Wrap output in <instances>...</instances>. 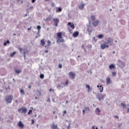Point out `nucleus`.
<instances>
[{"label":"nucleus","instance_id":"obj_1","mask_svg":"<svg viewBox=\"0 0 129 129\" xmlns=\"http://www.w3.org/2000/svg\"><path fill=\"white\" fill-rule=\"evenodd\" d=\"M13 98H14V97L11 95L6 96L5 99L7 102V104H9V103H12Z\"/></svg>","mask_w":129,"mask_h":129},{"label":"nucleus","instance_id":"obj_2","mask_svg":"<svg viewBox=\"0 0 129 129\" xmlns=\"http://www.w3.org/2000/svg\"><path fill=\"white\" fill-rule=\"evenodd\" d=\"M106 96V94H98L96 95V97L98 99L99 101H101V100H104V98Z\"/></svg>","mask_w":129,"mask_h":129},{"label":"nucleus","instance_id":"obj_3","mask_svg":"<svg viewBox=\"0 0 129 129\" xmlns=\"http://www.w3.org/2000/svg\"><path fill=\"white\" fill-rule=\"evenodd\" d=\"M68 84H69V81L68 80L66 81V83H61L60 85H57L56 87L58 89H60V88H63V87H64V86H68Z\"/></svg>","mask_w":129,"mask_h":129},{"label":"nucleus","instance_id":"obj_4","mask_svg":"<svg viewBox=\"0 0 129 129\" xmlns=\"http://www.w3.org/2000/svg\"><path fill=\"white\" fill-rule=\"evenodd\" d=\"M18 111L19 112H21V113H26L27 112V108L22 107L20 109H19Z\"/></svg>","mask_w":129,"mask_h":129},{"label":"nucleus","instance_id":"obj_5","mask_svg":"<svg viewBox=\"0 0 129 129\" xmlns=\"http://www.w3.org/2000/svg\"><path fill=\"white\" fill-rule=\"evenodd\" d=\"M53 21L54 22V25L55 26V27H58V24H59V19L58 18H54L53 19Z\"/></svg>","mask_w":129,"mask_h":129},{"label":"nucleus","instance_id":"obj_6","mask_svg":"<svg viewBox=\"0 0 129 129\" xmlns=\"http://www.w3.org/2000/svg\"><path fill=\"white\" fill-rule=\"evenodd\" d=\"M106 43H104L102 45H101L100 46V48L101 49H102V50H104V49H105V48H108V47H109V46H108V45H106Z\"/></svg>","mask_w":129,"mask_h":129},{"label":"nucleus","instance_id":"obj_7","mask_svg":"<svg viewBox=\"0 0 129 129\" xmlns=\"http://www.w3.org/2000/svg\"><path fill=\"white\" fill-rule=\"evenodd\" d=\"M69 74L71 79H73V80L75 79V76H76L75 73L71 72Z\"/></svg>","mask_w":129,"mask_h":129},{"label":"nucleus","instance_id":"obj_8","mask_svg":"<svg viewBox=\"0 0 129 129\" xmlns=\"http://www.w3.org/2000/svg\"><path fill=\"white\" fill-rule=\"evenodd\" d=\"M100 23L99 20H97L96 21H95L93 23H92V24L93 26L96 27H97V26H98V23Z\"/></svg>","mask_w":129,"mask_h":129},{"label":"nucleus","instance_id":"obj_9","mask_svg":"<svg viewBox=\"0 0 129 129\" xmlns=\"http://www.w3.org/2000/svg\"><path fill=\"white\" fill-rule=\"evenodd\" d=\"M87 31L89 33H92V26L91 25H89L87 28Z\"/></svg>","mask_w":129,"mask_h":129},{"label":"nucleus","instance_id":"obj_10","mask_svg":"<svg viewBox=\"0 0 129 129\" xmlns=\"http://www.w3.org/2000/svg\"><path fill=\"white\" fill-rule=\"evenodd\" d=\"M112 42H113V39L110 37H109L107 40V42H105V44H110V43H112Z\"/></svg>","mask_w":129,"mask_h":129},{"label":"nucleus","instance_id":"obj_11","mask_svg":"<svg viewBox=\"0 0 129 129\" xmlns=\"http://www.w3.org/2000/svg\"><path fill=\"white\" fill-rule=\"evenodd\" d=\"M68 26H70L73 30H74L75 29V26L74 25V24L71 22H69L68 23Z\"/></svg>","mask_w":129,"mask_h":129},{"label":"nucleus","instance_id":"obj_12","mask_svg":"<svg viewBox=\"0 0 129 129\" xmlns=\"http://www.w3.org/2000/svg\"><path fill=\"white\" fill-rule=\"evenodd\" d=\"M79 35V32L76 31L73 33V36L74 38H77V37H78Z\"/></svg>","mask_w":129,"mask_h":129},{"label":"nucleus","instance_id":"obj_13","mask_svg":"<svg viewBox=\"0 0 129 129\" xmlns=\"http://www.w3.org/2000/svg\"><path fill=\"white\" fill-rule=\"evenodd\" d=\"M111 80H110V78L107 77L106 79V85H108L111 82Z\"/></svg>","mask_w":129,"mask_h":129},{"label":"nucleus","instance_id":"obj_14","mask_svg":"<svg viewBox=\"0 0 129 129\" xmlns=\"http://www.w3.org/2000/svg\"><path fill=\"white\" fill-rule=\"evenodd\" d=\"M57 37L58 39H63V37H62V32L57 33Z\"/></svg>","mask_w":129,"mask_h":129},{"label":"nucleus","instance_id":"obj_15","mask_svg":"<svg viewBox=\"0 0 129 129\" xmlns=\"http://www.w3.org/2000/svg\"><path fill=\"white\" fill-rule=\"evenodd\" d=\"M18 126H19V127H20L21 128H23L24 127V125L22 121H20L19 122Z\"/></svg>","mask_w":129,"mask_h":129},{"label":"nucleus","instance_id":"obj_16","mask_svg":"<svg viewBox=\"0 0 129 129\" xmlns=\"http://www.w3.org/2000/svg\"><path fill=\"white\" fill-rule=\"evenodd\" d=\"M64 39L62 38H58L56 41V43H64Z\"/></svg>","mask_w":129,"mask_h":129},{"label":"nucleus","instance_id":"obj_17","mask_svg":"<svg viewBox=\"0 0 129 129\" xmlns=\"http://www.w3.org/2000/svg\"><path fill=\"white\" fill-rule=\"evenodd\" d=\"M14 72H15L16 74H20V73H22V70H19L17 69V68H15L14 69Z\"/></svg>","mask_w":129,"mask_h":129},{"label":"nucleus","instance_id":"obj_18","mask_svg":"<svg viewBox=\"0 0 129 129\" xmlns=\"http://www.w3.org/2000/svg\"><path fill=\"white\" fill-rule=\"evenodd\" d=\"M46 42H45V41H44V39H41L40 41V45L41 46H45V44Z\"/></svg>","mask_w":129,"mask_h":129},{"label":"nucleus","instance_id":"obj_19","mask_svg":"<svg viewBox=\"0 0 129 129\" xmlns=\"http://www.w3.org/2000/svg\"><path fill=\"white\" fill-rule=\"evenodd\" d=\"M84 6H85V4H82L81 5L79 6V9L80 10H83V9H84Z\"/></svg>","mask_w":129,"mask_h":129},{"label":"nucleus","instance_id":"obj_20","mask_svg":"<svg viewBox=\"0 0 129 129\" xmlns=\"http://www.w3.org/2000/svg\"><path fill=\"white\" fill-rule=\"evenodd\" d=\"M86 87L88 89V92H89V90H92V88H91L89 85H86Z\"/></svg>","mask_w":129,"mask_h":129},{"label":"nucleus","instance_id":"obj_21","mask_svg":"<svg viewBox=\"0 0 129 129\" xmlns=\"http://www.w3.org/2000/svg\"><path fill=\"white\" fill-rule=\"evenodd\" d=\"M109 69H110V70L113 69L115 68V66H114V64H111L109 66Z\"/></svg>","mask_w":129,"mask_h":129},{"label":"nucleus","instance_id":"obj_22","mask_svg":"<svg viewBox=\"0 0 129 129\" xmlns=\"http://www.w3.org/2000/svg\"><path fill=\"white\" fill-rule=\"evenodd\" d=\"M84 110L86 111H90V109L89 108V106H85L84 108Z\"/></svg>","mask_w":129,"mask_h":129},{"label":"nucleus","instance_id":"obj_23","mask_svg":"<svg viewBox=\"0 0 129 129\" xmlns=\"http://www.w3.org/2000/svg\"><path fill=\"white\" fill-rule=\"evenodd\" d=\"M36 95L37 96H41V91L37 90L36 92Z\"/></svg>","mask_w":129,"mask_h":129},{"label":"nucleus","instance_id":"obj_24","mask_svg":"<svg viewBox=\"0 0 129 129\" xmlns=\"http://www.w3.org/2000/svg\"><path fill=\"white\" fill-rule=\"evenodd\" d=\"M95 111L96 112H98V113H97V114H99V113H100V109H99V108H96V110H95Z\"/></svg>","mask_w":129,"mask_h":129},{"label":"nucleus","instance_id":"obj_25","mask_svg":"<svg viewBox=\"0 0 129 129\" xmlns=\"http://www.w3.org/2000/svg\"><path fill=\"white\" fill-rule=\"evenodd\" d=\"M86 48H87V49H90L92 48V45H91V44L88 45L86 46Z\"/></svg>","mask_w":129,"mask_h":129},{"label":"nucleus","instance_id":"obj_26","mask_svg":"<svg viewBox=\"0 0 129 129\" xmlns=\"http://www.w3.org/2000/svg\"><path fill=\"white\" fill-rule=\"evenodd\" d=\"M56 13H58V12H59V13H61V12H62V8H58V9H57V10H56Z\"/></svg>","mask_w":129,"mask_h":129},{"label":"nucleus","instance_id":"obj_27","mask_svg":"<svg viewBox=\"0 0 129 129\" xmlns=\"http://www.w3.org/2000/svg\"><path fill=\"white\" fill-rule=\"evenodd\" d=\"M100 92H102L103 91V87L102 86H100L99 88Z\"/></svg>","mask_w":129,"mask_h":129},{"label":"nucleus","instance_id":"obj_28","mask_svg":"<svg viewBox=\"0 0 129 129\" xmlns=\"http://www.w3.org/2000/svg\"><path fill=\"white\" fill-rule=\"evenodd\" d=\"M121 106H122L123 108H125V107H126V105L123 103H121Z\"/></svg>","mask_w":129,"mask_h":129},{"label":"nucleus","instance_id":"obj_29","mask_svg":"<svg viewBox=\"0 0 129 129\" xmlns=\"http://www.w3.org/2000/svg\"><path fill=\"white\" fill-rule=\"evenodd\" d=\"M16 53L17 52L16 51H14L13 53H11L10 54L11 57H14V55H16Z\"/></svg>","mask_w":129,"mask_h":129},{"label":"nucleus","instance_id":"obj_30","mask_svg":"<svg viewBox=\"0 0 129 129\" xmlns=\"http://www.w3.org/2000/svg\"><path fill=\"white\" fill-rule=\"evenodd\" d=\"M91 20L92 21H95V16H94V15L91 16Z\"/></svg>","mask_w":129,"mask_h":129},{"label":"nucleus","instance_id":"obj_31","mask_svg":"<svg viewBox=\"0 0 129 129\" xmlns=\"http://www.w3.org/2000/svg\"><path fill=\"white\" fill-rule=\"evenodd\" d=\"M44 77H45V76H44V74H41L40 75V78L41 79H44Z\"/></svg>","mask_w":129,"mask_h":129},{"label":"nucleus","instance_id":"obj_32","mask_svg":"<svg viewBox=\"0 0 129 129\" xmlns=\"http://www.w3.org/2000/svg\"><path fill=\"white\" fill-rule=\"evenodd\" d=\"M98 38H99V39H102V38H103V34H99L98 36Z\"/></svg>","mask_w":129,"mask_h":129},{"label":"nucleus","instance_id":"obj_33","mask_svg":"<svg viewBox=\"0 0 129 129\" xmlns=\"http://www.w3.org/2000/svg\"><path fill=\"white\" fill-rule=\"evenodd\" d=\"M54 129H57V125H55L54 124H52V127Z\"/></svg>","mask_w":129,"mask_h":129},{"label":"nucleus","instance_id":"obj_34","mask_svg":"<svg viewBox=\"0 0 129 129\" xmlns=\"http://www.w3.org/2000/svg\"><path fill=\"white\" fill-rule=\"evenodd\" d=\"M37 29L38 30V31L40 32V30H41V26L40 25H38L37 26Z\"/></svg>","mask_w":129,"mask_h":129},{"label":"nucleus","instance_id":"obj_35","mask_svg":"<svg viewBox=\"0 0 129 129\" xmlns=\"http://www.w3.org/2000/svg\"><path fill=\"white\" fill-rule=\"evenodd\" d=\"M20 93L22 95L25 94V91H24V90L21 89L20 90Z\"/></svg>","mask_w":129,"mask_h":129},{"label":"nucleus","instance_id":"obj_36","mask_svg":"<svg viewBox=\"0 0 129 129\" xmlns=\"http://www.w3.org/2000/svg\"><path fill=\"white\" fill-rule=\"evenodd\" d=\"M50 20H52V18L51 17H47L46 18V20L47 21H49Z\"/></svg>","mask_w":129,"mask_h":129},{"label":"nucleus","instance_id":"obj_37","mask_svg":"<svg viewBox=\"0 0 129 129\" xmlns=\"http://www.w3.org/2000/svg\"><path fill=\"white\" fill-rule=\"evenodd\" d=\"M116 75V72H113L112 73V76L113 77H115Z\"/></svg>","mask_w":129,"mask_h":129},{"label":"nucleus","instance_id":"obj_38","mask_svg":"<svg viewBox=\"0 0 129 129\" xmlns=\"http://www.w3.org/2000/svg\"><path fill=\"white\" fill-rule=\"evenodd\" d=\"M47 46H50V45H51V41L50 40H48L47 41Z\"/></svg>","mask_w":129,"mask_h":129},{"label":"nucleus","instance_id":"obj_39","mask_svg":"<svg viewBox=\"0 0 129 129\" xmlns=\"http://www.w3.org/2000/svg\"><path fill=\"white\" fill-rule=\"evenodd\" d=\"M58 68H60V69H61V68H62V64L59 63L58 64Z\"/></svg>","mask_w":129,"mask_h":129},{"label":"nucleus","instance_id":"obj_40","mask_svg":"<svg viewBox=\"0 0 129 129\" xmlns=\"http://www.w3.org/2000/svg\"><path fill=\"white\" fill-rule=\"evenodd\" d=\"M32 110H29V112H28V114H31L32 113Z\"/></svg>","mask_w":129,"mask_h":129},{"label":"nucleus","instance_id":"obj_41","mask_svg":"<svg viewBox=\"0 0 129 129\" xmlns=\"http://www.w3.org/2000/svg\"><path fill=\"white\" fill-rule=\"evenodd\" d=\"M37 35L38 36V37H41V35L40 34V31H38L37 33Z\"/></svg>","mask_w":129,"mask_h":129},{"label":"nucleus","instance_id":"obj_42","mask_svg":"<svg viewBox=\"0 0 129 129\" xmlns=\"http://www.w3.org/2000/svg\"><path fill=\"white\" fill-rule=\"evenodd\" d=\"M74 62H75L74 60H72V62H71V64L72 65H75V63H74Z\"/></svg>","mask_w":129,"mask_h":129},{"label":"nucleus","instance_id":"obj_43","mask_svg":"<svg viewBox=\"0 0 129 129\" xmlns=\"http://www.w3.org/2000/svg\"><path fill=\"white\" fill-rule=\"evenodd\" d=\"M93 40L94 41H95V42H97V40L96 39V38L95 37H93Z\"/></svg>","mask_w":129,"mask_h":129},{"label":"nucleus","instance_id":"obj_44","mask_svg":"<svg viewBox=\"0 0 129 129\" xmlns=\"http://www.w3.org/2000/svg\"><path fill=\"white\" fill-rule=\"evenodd\" d=\"M121 125H122V123L119 124L118 125L117 127H118V128H119V127H120V126H121Z\"/></svg>","mask_w":129,"mask_h":129},{"label":"nucleus","instance_id":"obj_45","mask_svg":"<svg viewBox=\"0 0 129 129\" xmlns=\"http://www.w3.org/2000/svg\"><path fill=\"white\" fill-rule=\"evenodd\" d=\"M31 124H33V123H34V122H35V121L34 120V119H32L31 120Z\"/></svg>","mask_w":129,"mask_h":129},{"label":"nucleus","instance_id":"obj_46","mask_svg":"<svg viewBox=\"0 0 129 129\" xmlns=\"http://www.w3.org/2000/svg\"><path fill=\"white\" fill-rule=\"evenodd\" d=\"M114 117L115 118H119V117H118V115H114Z\"/></svg>","mask_w":129,"mask_h":129},{"label":"nucleus","instance_id":"obj_47","mask_svg":"<svg viewBox=\"0 0 129 129\" xmlns=\"http://www.w3.org/2000/svg\"><path fill=\"white\" fill-rule=\"evenodd\" d=\"M46 101L47 102H50V101H51V99H50V98H48Z\"/></svg>","mask_w":129,"mask_h":129},{"label":"nucleus","instance_id":"obj_48","mask_svg":"<svg viewBox=\"0 0 129 129\" xmlns=\"http://www.w3.org/2000/svg\"><path fill=\"white\" fill-rule=\"evenodd\" d=\"M51 99H52L53 102H54V103L56 102V101H55L54 98H52Z\"/></svg>","mask_w":129,"mask_h":129},{"label":"nucleus","instance_id":"obj_49","mask_svg":"<svg viewBox=\"0 0 129 129\" xmlns=\"http://www.w3.org/2000/svg\"><path fill=\"white\" fill-rule=\"evenodd\" d=\"M69 128H70V123L69 124V125L67 127V129H69Z\"/></svg>","mask_w":129,"mask_h":129},{"label":"nucleus","instance_id":"obj_50","mask_svg":"<svg viewBox=\"0 0 129 129\" xmlns=\"http://www.w3.org/2000/svg\"><path fill=\"white\" fill-rule=\"evenodd\" d=\"M7 44H10V40H8L6 41Z\"/></svg>","mask_w":129,"mask_h":129},{"label":"nucleus","instance_id":"obj_51","mask_svg":"<svg viewBox=\"0 0 129 129\" xmlns=\"http://www.w3.org/2000/svg\"><path fill=\"white\" fill-rule=\"evenodd\" d=\"M7 43L6 41H5L4 43V46H7Z\"/></svg>","mask_w":129,"mask_h":129},{"label":"nucleus","instance_id":"obj_52","mask_svg":"<svg viewBox=\"0 0 129 129\" xmlns=\"http://www.w3.org/2000/svg\"><path fill=\"white\" fill-rule=\"evenodd\" d=\"M44 52L45 53H48L49 52V50H45V51H44Z\"/></svg>","mask_w":129,"mask_h":129},{"label":"nucleus","instance_id":"obj_53","mask_svg":"<svg viewBox=\"0 0 129 129\" xmlns=\"http://www.w3.org/2000/svg\"><path fill=\"white\" fill-rule=\"evenodd\" d=\"M85 109H84V110H83V114H85Z\"/></svg>","mask_w":129,"mask_h":129},{"label":"nucleus","instance_id":"obj_54","mask_svg":"<svg viewBox=\"0 0 129 129\" xmlns=\"http://www.w3.org/2000/svg\"><path fill=\"white\" fill-rule=\"evenodd\" d=\"M35 2H36V0H32L31 1V3H32V4H34V3H35Z\"/></svg>","mask_w":129,"mask_h":129},{"label":"nucleus","instance_id":"obj_55","mask_svg":"<svg viewBox=\"0 0 129 129\" xmlns=\"http://www.w3.org/2000/svg\"><path fill=\"white\" fill-rule=\"evenodd\" d=\"M63 113H64V114H66V113H67V111L66 110H64L63 111Z\"/></svg>","mask_w":129,"mask_h":129},{"label":"nucleus","instance_id":"obj_56","mask_svg":"<svg viewBox=\"0 0 129 129\" xmlns=\"http://www.w3.org/2000/svg\"><path fill=\"white\" fill-rule=\"evenodd\" d=\"M10 119H11L12 120H13L14 119V117H12V116H11V117H10Z\"/></svg>","mask_w":129,"mask_h":129},{"label":"nucleus","instance_id":"obj_57","mask_svg":"<svg viewBox=\"0 0 129 129\" xmlns=\"http://www.w3.org/2000/svg\"><path fill=\"white\" fill-rule=\"evenodd\" d=\"M23 56H24V60H26V54H24Z\"/></svg>","mask_w":129,"mask_h":129},{"label":"nucleus","instance_id":"obj_58","mask_svg":"<svg viewBox=\"0 0 129 129\" xmlns=\"http://www.w3.org/2000/svg\"><path fill=\"white\" fill-rule=\"evenodd\" d=\"M49 91H50V92H51V91L54 92V90H53V89H49Z\"/></svg>","mask_w":129,"mask_h":129},{"label":"nucleus","instance_id":"obj_59","mask_svg":"<svg viewBox=\"0 0 129 129\" xmlns=\"http://www.w3.org/2000/svg\"><path fill=\"white\" fill-rule=\"evenodd\" d=\"M84 50L86 52V53H87V50H86V48H84Z\"/></svg>","mask_w":129,"mask_h":129},{"label":"nucleus","instance_id":"obj_60","mask_svg":"<svg viewBox=\"0 0 129 129\" xmlns=\"http://www.w3.org/2000/svg\"><path fill=\"white\" fill-rule=\"evenodd\" d=\"M121 64L122 65V66H124V62H122Z\"/></svg>","mask_w":129,"mask_h":129},{"label":"nucleus","instance_id":"obj_61","mask_svg":"<svg viewBox=\"0 0 129 129\" xmlns=\"http://www.w3.org/2000/svg\"><path fill=\"white\" fill-rule=\"evenodd\" d=\"M82 48L83 49H84V44H83V45H82Z\"/></svg>","mask_w":129,"mask_h":129},{"label":"nucleus","instance_id":"obj_62","mask_svg":"<svg viewBox=\"0 0 129 129\" xmlns=\"http://www.w3.org/2000/svg\"><path fill=\"white\" fill-rule=\"evenodd\" d=\"M28 88H29L30 89H31V88H32V86H28Z\"/></svg>","mask_w":129,"mask_h":129},{"label":"nucleus","instance_id":"obj_63","mask_svg":"<svg viewBox=\"0 0 129 129\" xmlns=\"http://www.w3.org/2000/svg\"><path fill=\"white\" fill-rule=\"evenodd\" d=\"M19 49L20 51H22L23 50V48H19Z\"/></svg>","mask_w":129,"mask_h":129},{"label":"nucleus","instance_id":"obj_64","mask_svg":"<svg viewBox=\"0 0 129 129\" xmlns=\"http://www.w3.org/2000/svg\"><path fill=\"white\" fill-rule=\"evenodd\" d=\"M127 112H129V108H127Z\"/></svg>","mask_w":129,"mask_h":129}]
</instances>
